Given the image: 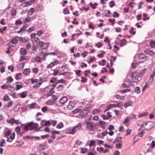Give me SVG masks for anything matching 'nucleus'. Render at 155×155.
Returning a JSON list of instances; mask_svg holds the SVG:
<instances>
[{"mask_svg": "<svg viewBox=\"0 0 155 155\" xmlns=\"http://www.w3.org/2000/svg\"><path fill=\"white\" fill-rule=\"evenodd\" d=\"M97 151L100 153L102 151L103 152V148L102 147L101 148L97 147Z\"/></svg>", "mask_w": 155, "mask_h": 155, "instance_id": "obj_52", "label": "nucleus"}, {"mask_svg": "<svg viewBox=\"0 0 155 155\" xmlns=\"http://www.w3.org/2000/svg\"><path fill=\"white\" fill-rule=\"evenodd\" d=\"M35 27L34 26H32L31 27L29 28L27 31L29 33L31 32V31L35 30Z\"/></svg>", "mask_w": 155, "mask_h": 155, "instance_id": "obj_34", "label": "nucleus"}, {"mask_svg": "<svg viewBox=\"0 0 155 155\" xmlns=\"http://www.w3.org/2000/svg\"><path fill=\"white\" fill-rule=\"evenodd\" d=\"M35 106V103H32L30 104H29V107L31 109H33L34 108Z\"/></svg>", "mask_w": 155, "mask_h": 155, "instance_id": "obj_35", "label": "nucleus"}, {"mask_svg": "<svg viewBox=\"0 0 155 155\" xmlns=\"http://www.w3.org/2000/svg\"><path fill=\"white\" fill-rule=\"evenodd\" d=\"M39 46L41 47H43L44 46V45L45 43L41 41H39Z\"/></svg>", "mask_w": 155, "mask_h": 155, "instance_id": "obj_60", "label": "nucleus"}, {"mask_svg": "<svg viewBox=\"0 0 155 155\" xmlns=\"http://www.w3.org/2000/svg\"><path fill=\"white\" fill-rule=\"evenodd\" d=\"M121 142H119V143L116 144V147L117 149H121Z\"/></svg>", "mask_w": 155, "mask_h": 155, "instance_id": "obj_30", "label": "nucleus"}, {"mask_svg": "<svg viewBox=\"0 0 155 155\" xmlns=\"http://www.w3.org/2000/svg\"><path fill=\"white\" fill-rule=\"evenodd\" d=\"M137 76H138V73L137 72H133L131 75L132 79H135L137 78Z\"/></svg>", "mask_w": 155, "mask_h": 155, "instance_id": "obj_13", "label": "nucleus"}, {"mask_svg": "<svg viewBox=\"0 0 155 155\" xmlns=\"http://www.w3.org/2000/svg\"><path fill=\"white\" fill-rule=\"evenodd\" d=\"M101 111V110L99 109H96L95 110H94L93 111V113L94 114H97L100 113V112Z\"/></svg>", "mask_w": 155, "mask_h": 155, "instance_id": "obj_33", "label": "nucleus"}, {"mask_svg": "<svg viewBox=\"0 0 155 155\" xmlns=\"http://www.w3.org/2000/svg\"><path fill=\"white\" fill-rule=\"evenodd\" d=\"M19 38L20 39H21V40L22 41V39L21 38L19 37H16V38L15 39H14L12 40L11 41V42L13 44H16L18 42V39H16V38Z\"/></svg>", "mask_w": 155, "mask_h": 155, "instance_id": "obj_7", "label": "nucleus"}, {"mask_svg": "<svg viewBox=\"0 0 155 155\" xmlns=\"http://www.w3.org/2000/svg\"><path fill=\"white\" fill-rule=\"evenodd\" d=\"M72 103L70 102L68 105L67 106V109L68 110H71V109H73V106H72L71 105V104H72Z\"/></svg>", "mask_w": 155, "mask_h": 155, "instance_id": "obj_24", "label": "nucleus"}, {"mask_svg": "<svg viewBox=\"0 0 155 155\" xmlns=\"http://www.w3.org/2000/svg\"><path fill=\"white\" fill-rule=\"evenodd\" d=\"M146 70V68H144L140 71V72L138 73V76L139 77H141L142 76L145 72Z\"/></svg>", "mask_w": 155, "mask_h": 155, "instance_id": "obj_11", "label": "nucleus"}, {"mask_svg": "<svg viewBox=\"0 0 155 155\" xmlns=\"http://www.w3.org/2000/svg\"><path fill=\"white\" fill-rule=\"evenodd\" d=\"M64 127V125L62 122H60L57 126V128L58 129H61Z\"/></svg>", "mask_w": 155, "mask_h": 155, "instance_id": "obj_20", "label": "nucleus"}, {"mask_svg": "<svg viewBox=\"0 0 155 155\" xmlns=\"http://www.w3.org/2000/svg\"><path fill=\"white\" fill-rule=\"evenodd\" d=\"M150 46L152 48H155V41H152L150 42Z\"/></svg>", "mask_w": 155, "mask_h": 155, "instance_id": "obj_22", "label": "nucleus"}, {"mask_svg": "<svg viewBox=\"0 0 155 155\" xmlns=\"http://www.w3.org/2000/svg\"><path fill=\"white\" fill-rule=\"evenodd\" d=\"M26 47L28 50L30 49L31 48V45L30 43L28 42L26 45Z\"/></svg>", "mask_w": 155, "mask_h": 155, "instance_id": "obj_41", "label": "nucleus"}, {"mask_svg": "<svg viewBox=\"0 0 155 155\" xmlns=\"http://www.w3.org/2000/svg\"><path fill=\"white\" fill-rule=\"evenodd\" d=\"M47 104L48 105L53 104V101L51 100H49L47 102Z\"/></svg>", "mask_w": 155, "mask_h": 155, "instance_id": "obj_64", "label": "nucleus"}, {"mask_svg": "<svg viewBox=\"0 0 155 155\" xmlns=\"http://www.w3.org/2000/svg\"><path fill=\"white\" fill-rule=\"evenodd\" d=\"M138 58L140 59H145L146 60L148 59V57L146 56L145 54L143 53H140L138 54Z\"/></svg>", "mask_w": 155, "mask_h": 155, "instance_id": "obj_5", "label": "nucleus"}, {"mask_svg": "<svg viewBox=\"0 0 155 155\" xmlns=\"http://www.w3.org/2000/svg\"><path fill=\"white\" fill-rule=\"evenodd\" d=\"M114 129V126L112 125H110L109 127L108 128V130H111Z\"/></svg>", "mask_w": 155, "mask_h": 155, "instance_id": "obj_63", "label": "nucleus"}, {"mask_svg": "<svg viewBox=\"0 0 155 155\" xmlns=\"http://www.w3.org/2000/svg\"><path fill=\"white\" fill-rule=\"evenodd\" d=\"M131 91V90L130 89H125L123 90H121V92L123 93L128 92H130Z\"/></svg>", "mask_w": 155, "mask_h": 155, "instance_id": "obj_44", "label": "nucleus"}, {"mask_svg": "<svg viewBox=\"0 0 155 155\" xmlns=\"http://www.w3.org/2000/svg\"><path fill=\"white\" fill-rule=\"evenodd\" d=\"M81 82H86L87 81V79L86 78L84 77H81Z\"/></svg>", "mask_w": 155, "mask_h": 155, "instance_id": "obj_46", "label": "nucleus"}, {"mask_svg": "<svg viewBox=\"0 0 155 155\" xmlns=\"http://www.w3.org/2000/svg\"><path fill=\"white\" fill-rule=\"evenodd\" d=\"M144 52L150 55H153L154 54V53L153 51L149 49H147L145 50L144 51Z\"/></svg>", "mask_w": 155, "mask_h": 155, "instance_id": "obj_8", "label": "nucleus"}, {"mask_svg": "<svg viewBox=\"0 0 155 155\" xmlns=\"http://www.w3.org/2000/svg\"><path fill=\"white\" fill-rule=\"evenodd\" d=\"M54 66V64H53V63H51L49 64L47 66V68H51L52 67Z\"/></svg>", "mask_w": 155, "mask_h": 155, "instance_id": "obj_48", "label": "nucleus"}, {"mask_svg": "<svg viewBox=\"0 0 155 155\" xmlns=\"http://www.w3.org/2000/svg\"><path fill=\"white\" fill-rule=\"evenodd\" d=\"M5 19L4 18L2 19L0 21V23L3 25H5L6 23L5 22Z\"/></svg>", "mask_w": 155, "mask_h": 155, "instance_id": "obj_59", "label": "nucleus"}, {"mask_svg": "<svg viewBox=\"0 0 155 155\" xmlns=\"http://www.w3.org/2000/svg\"><path fill=\"white\" fill-rule=\"evenodd\" d=\"M110 7L112 8L115 5V4L114 3V2L113 1H111L110 3Z\"/></svg>", "mask_w": 155, "mask_h": 155, "instance_id": "obj_43", "label": "nucleus"}, {"mask_svg": "<svg viewBox=\"0 0 155 155\" xmlns=\"http://www.w3.org/2000/svg\"><path fill=\"white\" fill-rule=\"evenodd\" d=\"M43 33V32L41 30L38 31H37L36 34L40 36Z\"/></svg>", "mask_w": 155, "mask_h": 155, "instance_id": "obj_51", "label": "nucleus"}, {"mask_svg": "<svg viewBox=\"0 0 155 155\" xmlns=\"http://www.w3.org/2000/svg\"><path fill=\"white\" fill-rule=\"evenodd\" d=\"M23 138L24 139H31L32 140H33L34 139V136H24L23 137Z\"/></svg>", "mask_w": 155, "mask_h": 155, "instance_id": "obj_31", "label": "nucleus"}, {"mask_svg": "<svg viewBox=\"0 0 155 155\" xmlns=\"http://www.w3.org/2000/svg\"><path fill=\"white\" fill-rule=\"evenodd\" d=\"M35 60L40 63L41 62V58L39 56H37L35 58Z\"/></svg>", "mask_w": 155, "mask_h": 155, "instance_id": "obj_47", "label": "nucleus"}, {"mask_svg": "<svg viewBox=\"0 0 155 155\" xmlns=\"http://www.w3.org/2000/svg\"><path fill=\"white\" fill-rule=\"evenodd\" d=\"M105 122L104 121H100L99 123V126L101 127L103 129H104L106 128L105 127Z\"/></svg>", "mask_w": 155, "mask_h": 155, "instance_id": "obj_10", "label": "nucleus"}, {"mask_svg": "<svg viewBox=\"0 0 155 155\" xmlns=\"http://www.w3.org/2000/svg\"><path fill=\"white\" fill-rule=\"evenodd\" d=\"M45 147V144H40L39 145V147L40 149V150L41 151H43L45 149V148H43Z\"/></svg>", "mask_w": 155, "mask_h": 155, "instance_id": "obj_21", "label": "nucleus"}, {"mask_svg": "<svg viewBox=\"0 0 155 155\" xmlns=\"http://www.w3.org/2000/svg\"><path fill=\"white\" fill-rule=\"evenodd\" d=\"M48 110V107L47 106H45L42 107L41 109L42 111L45 112L46 111Z\"/></svg>", "mask_w": 155, "mask_h": 155, "instance_id": "obj_50", "label": "nucleus"}, {"mask_svg": "<svg viewBox=\"0 0 155 155\" xmlns=\"http://www.w3.org/2000/svg\"><path fill=\"white\" fill-rule=\"evenodd\" d=\"M31 20V18L30 17H28L26 18L25 21L24 22L25 23L26 22H29Z\"/></svg>", "mask_w": 155, "mask_h": 155, "instance_id": "obj_61", "label": "nucleus"}, {"mask_svg": "<svg viewBox=\"0 0 155 155\" xmlns=\"http://www.w3.org/2000/svg\"><path fill=\"white\" fill-rule=\"evenodd\" d=\"M9 87H10V88H12V87L11 86V85L8 86L5 84H4L2 86L1 88L2 89H8V88Z\"/></svg>", "mask_w": 155, "mask_h": 155, "instance_id": "obj_15", "label": "nucleus"}, {"mask_svg": "<svg viewBox=\"0 0 155 155\" xmlns=\"http://www.w3.org/2000/svg\"><path fill=\"white\" fill-rule=\"evenodd\" d=\"M30 72V69L29 68H26L23 71L22 73L26 75H28L29 74Z\"/></svg>", "mask_w": 155, "mask_h": 155, "instance_id": "obj_14", "label": "nucleus"}, {"mask_svg": "<svg viewBox=\"0 0 155 155\" xmlns=\"http://www.w3.org/2000/svg\"><path fill=\"white\" fill-rule=\"evenodd\" d=\"M54 72L52 74L53 75L56 76L59 73V71L57 69H54L53 70Z\"/></svg>", "mask_w": 155, "mask_h": 155, "instance_id": "obj_29", "label": "nucleus"}, {"mask_svg": "<svg viewBox=\"0 0 155 155\" xmlns=\"http://www.w3.org/2000/svg\"><path fill=\"white\" fill-rule=\"evenodd\" d=\"M15 119L14 118H12L9 120V123L11 124H13L15 123Z\"/></svg>", "mask_w": 155, "mask_h": 155, "instance_id": "obj_56", "label": "nucleus"}, {"mask_svg": "<svg viewBox=\"0 0 155 155\" xmlns=\"http://www.w3.org/2000/svg\"><path fill=\"white\" fill-rule=\"evenodd\" d=\"M9 99L8 96L7 95H5L3 97V100L5 101H8Z\"/></svg>", "mask_w": 155, "mask_h": 155, "instance_id": "obj_45", "label": "nucleus"}, {"mask_svg": "<svg viewBox=\"0 0 155 155\" xmlns=\"http://www.w3.org/2000/svg\"><path fill=\"white\" fill-rule=\"evenodd\" d=\"M143 127H145V129L147 130L150 129L152 127V123L150 122H147L146 123H143L141 126L140 129Z\"/></svg>", "mask_w": 155, "mask_h": 155, "instance_id": "obj_1", "label": "nucleus"}, {"mask_svg": "<svg viewBox=\"0 0 155 155\" xmlns=\"http://www.w3.org/2000/svg\"><path fill=\"white\" fill-rule=\"evenodd\" d=\"M89 108L88 107H86L85 109H83L81 111L80 113V115L83 118H85L86 117L87 114L89 113Z\"/></svg>", "mask_w": 155, "mask_h": 155, "instance_id": "obj_2", "label": "nucleus"}, {"mask_svg": "<svg viewBox=\"0 0 155 155\" xmlns=\"http://www.w3.org/2000/svg\"><path fill=\"white\" fill-rule=\"evenodd\" d=\"M52 97L54 101H55L58 98V96L57 95H53Z\"/></svg>", "mask_w": 155, "mask_h": 155, "instance_id": "obj_55", "label": "nucleus"}, {"mask_svg": "<svg viewBox=\"0 0 155 155\" xmlns=\"http://www.w3.org/2000/svg\"><path fill=\"white\" fill-rule=\"evenodd\" d=\"M5 140L4 139H2L0 141V146L3 147V144L5 143Z\"/></svg>", "mask_w": 155, "mask_h": 155, "instance_id": "obj_39", "label": "nucleus"}, {"mask_svg": "<svg viewBox=\"0 0 155 155\" xmlns=\"http://www.w3.org/2000/svg\"><path fill=\"white\" fill-rule=\"evenodd\" d=\"M38 71V70L37 68H34L32 70V72L34 73L37 74Z\"/></svg>", "mask_w": 155, "mask_h": 155, "instance_id": "obj_58", "label": "nucleus"}, {"mask_svg": "<svg viewBox=\"0 0 155 155\" xmlns=\"http://www.w3.org/2000/svg\"><path fill=\"white\" fill-rule=\"evenodd\" d=\"M66 133L68 134H74L75 132V130L74 127L71 129H69L66 131Z\"/></svg>", "mask_w": 155, "mask_h": 155, "instance_id": "obj_6", "label": "nucleus"}, {"mask_svg": "<svg viewBox=\"0 0 155 155\" xmlns=\"http://www.w3.org/2000/svg\"><path fill=\"white\" fill-rule=\"evenodd\" d=\"M11 131L10 130L6 131L5 133V135L6 137L9 136L11 134Z\"/></svg>", "mask_w": 155, "mask_h": 155, "instance_id": "obj_38", "label": "nucleus"}, {"mask_svg": "<svg viewBox=\"0 0 155 155\" xmlns=\"http://www.w3.org/2000/svg\"><path fill=\"white\" fill-rule=\"evenodd\" d=\"M64 86L62 85H59L57 88V90L59 91H61L63 90Z\"/></svg>", "mask_w": 155, "mask_h": 155, "instance_id": "obj_18", "label": "nucleus"}, {"mask_svg": "<svg viewBox=\"0 0 155 155\" xmlns=\"http://www.w3.org/2000/svg\"><path fill=\"white\" fill-rule=\"evenodd\" d=\"M8 69L10 70L11 71L13 72L14 71V67L13 66H8Z\"/></svg>", "mask_w": 155, "mask_h": 155, "instance_id": "obj_54", "label": "nucleus"}, {"mask_svg": "<svg viewBox=\"0 0 155 155\" xmlns=\"http://www.w3.org/2000/svg\"><path fill=\"white\" fill-rule=\"evenodd\" d=\"M67 99V98L66 97H63L60 100L59 103L61 105L63 104L66 102Z\"/></svg>", "mask_w": 155, "mask_h": 155, "instance_id": "obj_4", "label": "nucleus"}, {"mask_svg": "<svg viewBox=\"0 0 155 155\" xmlns=\"http://www.w3.org/2000/svg\"><path fill=\"white\" fill-rule=\"evenodd\" d=\"M34 124H35V125L33 126L32 128H30V130H32L33 129H36L38 127V124L37 123H34Z\"/></svg>", "mask_w": 155, "mask_h": 155, "instance_id": "obj_32", "label": "nucleus"}, {"mask_svg": "<svg viewBox=\"0 0 155 155\" xmlns=\"http://www.w3.org/2000/svg\"><path fill=\"white\" fill-rule=\"evenodd\" d=\"M13 79L11 77H9L7 78L6 80L7 83L11 82L13 81Z\"/></svg>", "mask_w": 155, "mask_h": 155, "instance_id": "obj_28", "label": "nucleus"}, {"mask_svg": "<svg viewBox=\"0 0 155 155\" xmlns=\"http://www.w3.org/2000/svg\"><path fill=\"white\" fill-rule=\"evenodd\" d=\"M134 29V28H132L129 31L130 33L132 35H134L136 33V32L133 31Z\"/></svg>", "mask_w": 155, "mask_h": 155, "instance_id": "obj_42", "label": "nucleus"}, {"mask_svg": "<svg viewBox=\"0 0 155 155\" xmlns=\"http://www.w3.org/2000/svg\"><path fill=\"white\" fill-rule=\"evenodd\" d=\"M135 92L139 94L140 93V88L139 87H137L135 89Z\"/></svg>", "mask_w": 155, "mask_h": 155, "instance_id": "obj_26", "label": "nucleus"}, {"mask_svg": "<svg viewBox=\"0 0 155 155\" xmlns=\"http://www.w3.org/2000/svg\"><path fill=\"white\" fill-rule=\"evenodd\" d=\"M132 103V102L131 101H129L127 103H126L124 105V107L125 108H126L128 107V106H130V105H131V104Z\"/></svg>", "mask_w": 155, "mask_h": 155, "instance_id": "obj_17", "label": "nucleus"}, {"mask_svg": "<svg viewBox=\"0 0 155 155\" xmlns=\"http://www.w3.org/2000/svg\"><path fill=\"white\" fill-rule=\"evenodd\" d=\"M113 105L114 106V107H122L123 105V103L122 102H120L117 105L115 104H113Z\"/></svg>", "mask_w": 155, "mask_h": 155, "instance_id": "obj_27", "label": "nucleus"}, {"mask_svg": "<svg viewBox=\"0 0 155 155\" xmlns=\"http://www.w3.org/2000/svg\"><path fill=\"white\" fill-rule=\"evenodd\" d=\"M127 43L126 40L125 39H123L121 40V42L120 44V46L122 47L125 45Z\"/></svg>", "mask_w": 155, "mask_h": 155, "instance_id": "obj_16", "label": "nucleus"}, {"mask_svg": "<svg viewBox=\"0 0 155 155\" xmlns=\"http://www.w3.org/2000/svg\"><path fill=\"white\" fill-rule=\"evenodd\" d=\"M87 148H81V151L80 152L81 153H85L87 151Z\"/></svg>", "mask_w": 155, "mask_h": 155, "instance_id": "obj_19", "label": "nucleus"}, {"mask_svg": "<svg viewBox=\"0 0 155 155\" xmlns=\"http://www.w3.org/2000/svg\"><path fill=\"white\" fill-rule=\"evenodd\" d=\"M89 5L90 6L92 7V8L93 9H94L96 8V6L98 4L96 2L93 5L92 3H90Z\"/></svg>", "mask_w": 155, "mask_h": 155, "instance_id": "obj_23", "label": "nucleus"}, {"mask_svg": "<svg viewBox=\"0 0 155 155\" xmlns=\"http://www.w3.org/2000/svg\"><path fill=\"white\" fill-rule=\"evenodd\" d=\"M95 45L96 46H97L98 48H100L101 46L103 45V44L101 43L100 42H99L98 43H96Z\"/></svg>", "mask_w": 155, "mask_h": 155, "instance_id": "obj_57", "label": "nucleus"}, {"mask_svg": "<svg viewBox=\"0 0 155 155\" xmlns=\"http://www.w3.org/2000/svg\"><path fill=\"white\" fill-rule=\"evenodd\" d=\"M21 73H18V74H17L15 75V78L16 80H18L19 79L20 77H19L20 76H21Z\"/></svg>", "mask_w": 155, "mask_h": 155, "instance_id": "obj_37", "label": "nucleus"}, {"mask_svg": "<svg viewBox=\"0 0 155 155\" xmlns=\"http://www.w3.org/2000/svg\"><path fill=\"white\" fill-rule=\"evenodd\" d=\"M41 84H42V82H39L36 84H34V86H33V88H34L38 87L40 86V85H41Z\"/></svg>", "mask_w": 155, "mask_h": 155, "instance_id": "obj_36", "label": "nucleus"}, {"mask_svg": "<svg viewBox=\"0 0 155 155\" xmlns=\"http://www.w3.org/2000/svg\"><path fill=\"white\" fill-rule=\"evenodd\" d=\"M85 123L87 124V127L89 130H94L95 127L94 125L91 122H87V121H85Z\"/></svg>", "mask_w": 155, "mask_h": 155, "instance_id": "obj_3", "label": "nucleus"}, {"mask_svg": "<svg viewBox=\"0 0 155 155\" xmlns=\"http://www.w3.org/2000/svg\"><path fill=\"white\" fill-rule=\"evenodd\" d=\"M49 136V135L46 134L44 135H42L41 136V137L42 139H45L48 138Z\"/></svg>", "mask_w": 155, "mask_h": 155, "instance_id": "obj_53", "label": "nucleus"}, {"mask_svg": "<svg viewBox=\"0 0 155 155\" xmlns=\"http://www.w3.org/2000/svg\"><path fill=\"white\" fill-rule=\"evenodd\" d=\"M81 123H78L76 126H74V127L75 130V131L78 130L81 128Z\"/></svg>", "mask_w": 155, "mask_h": 155, "instance_id": "obj_12", "label": "nucleus"}, {"mask_svg": "<svg viewBox=\"0 0 155 155\" xmlns=\"http://www.w3.org/2000/svg\"><path fill=\"white\" fill-rule=\"evenodd\" d=\"M20 52L22 55H25L27 53L26 49L22 48L20 49Z\"/></svg>", "mask_w": 155, "mask_h": 155, "instance_id": "obj_9", "label": "nucleus"}, {"mask_svg": "<svg viewBox=\"0 0 155 155\" xmlns=\"http://www.w3.org/2000/svg\"><path fill=\"white\" fill-rule=\"evenodd\" d=\"M19 95H20V97L22 98L25 97L27 96V94L25 92H23L20 93L19 94Z\"/></svg>", "mask_w": 155, "mask_h": 155, "instance_id": "obj_25", "label": "nucleus"}, {"mask_svg": "<svg viewBox=\"0 0 155 155\" xmlns=\"http://www.w3.org/2000/svg\"><path fill=\"white\" fill-rule=\"evenodd\" d=\"M51 125V122L49 120L46 121L45 124V126H50Z\"/></svg>", "mask_w": 155, "mask_h": 155, "instance_id": "obj_62", "label": "nucleus"}, {"mask_svg": "<svg viewBox=\"0 0 155 155\" xmlns=\"http://www.w3.org/2000/svg\"><path fill=\"white\" fill-rule=\"evenodd\" d=\"M25 6H28L31 5L32 4V3L30 1L25 2Z\"/></svg>", "mask_w": 155, "mask_h": 155, "instance_id": "obj_49", "label": "nucleus"}, {"mask_svg": "<svg viewBox=\"0 0 155 155\" xmlns=\"http://www.w3.org/2000/svg\"><path fill=\"white\" fill-rule=\"evenodd\" d=\"M51 133L52 135L54 134H59L60 133V131L57 130H54L51 131Z\"/></svg>", "mask_w": 155, "mask_h": 155, "instance_id": "obj_40", "label": "nucleus"}]
</instances>
